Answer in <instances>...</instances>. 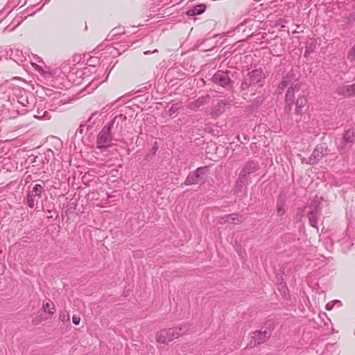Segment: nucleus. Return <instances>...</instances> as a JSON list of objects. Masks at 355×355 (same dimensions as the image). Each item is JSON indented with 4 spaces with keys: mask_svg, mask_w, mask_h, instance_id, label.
Here are the masks:
<instances>
[{
    "mask_svg": "<svg viewBox=\"0 0 355 355\" xmlns=\"http://www.w3.org/2000/svg\"><path fill=\"white\" fill-rule=\"evenodd\" d=\"M264 79L265 77L262 70H252L243 78L240 88L241 90L245 91L249 89L250 87H262L264 84Z\"/></svg>",
    "mask_w": 355,
    "mask_h": 355,
    "instance_id": "nucleus-1",
    "label": "nucleus"
},
{
    "mask_svg": "<svg viewBox=\"0 0 355 355\" xmlns=\"http://www.w3.org/2000/svg\"><path fill=\"white\" fill-rule=\"evenodd\" d=\"M187 331L185 325H180L174 328H169L168 329H162L157 332L156 335L157 341L159 343H167L173 340L184 334Z\"/></svg>",
    "mask_w": 355,
    "mask_h": 355,
    "instance_id": "nucleus-2",
    "label": "nucleus"
},
{
    "mask_svg": "<svg viewBox=\"0 0 355 355\" xmlns=\"http://www.w3.org/2000/svg\"><path fill=\"white\" fill-rule=\"evenodd\" d=\"M121 118V116H116L110 122L103 126L114 139V141H121L123 137V125L120 122Z\"/></svg>",
    "mask_w": 355,
    "mask_h": 355,
    "instance_id": "nucleus-3",
    "label": "nucleus"
},
{
    "mask_svg": "<svg viewBox=\"0 0 355 355\" xmlns=\"http://www.w3.org/2000/svg\"><path fill=\"white\" fill-rule=\"evenodd\" d=\"M230 71L228 70H218L212 76L211 81L216 85L225 89L232 87V81L230 76Z\"/></svg>",
    "mask_w": 355,
    "mask_h": 355,
    "instance_id": "nucleus-4",
    "label": "nucleus"
},
{
    "mask_svg": "<svg viewBox=\"0 0 355 355\" xmlns=\"http://www.w3.org/2000/svg\"><path fill=\"white\" fill-rule=\"evenodd\" d=\"M17 92V101L24 107L21 111L23 114L33 110V108L35 107L33 103L34 96L24 89H18Z\"/></svg>",
    "mask_w": 355,
    "mask_h": 355,
    "instance_id": "nucleus-5",
    "label": "nucleus"
},
{
    "mask_svg": "<svg viewBox=\"0 0 355 355\" xmlns=\"http://www.w3.org/2000/svg\"><path fill=\"white\" fill-rule=\"evenodd\" d=\"M209 167L208 166L197 168L194 171L191 172L187 175L185 181V185L196 184L204 179V175L208 173Z\"/></svg>",
    "mask_w": 355,
    "mask_h": 355,
    "instance_id": "nucleus-6",
    "label": "nucleus"
},
{
    "mask_svg": "<svg viewBox=\"0 0 355 355\" xmlns=\"http://www.w3.org/2000/svg\"><path fill=\"white\" fill-rule=\"evenodd\" d=\"M112 141H114V139L105 128H103L96 137V148L103 153L110 146Z\"/></svg>",
    "mask_w": 355,
    "mask_h": 355,
    "instance_id": "nucleus-7",
    "label": "nucleus"
},
{
    "mask_svg": "<svg viewBox=\"0 0 355 355\" xmlns=\"http://www.w3.org/2000/svg\"><path fill=\"white\" fill-rule=\"evenodd\" d=\"M300 90V85L299 83H292L291 87L288 89L286 97H285V102H286V110L288 112H290L292 109V106L294 104L295 101V92H298Z\"/></svg>",
    "mask_w": 355,
    "mask_h": 355,
    "instance_id": "nucleus-8",
    "label": "nucleus"
},
{
    "mask_svg": "<svg viewBox=\"0 0 355 355\" xmlns=\"http://www.w3.org/2000/svg\"><path fill=\"white\" fill-rule=\"evenodd\" d=\"M252 334V338L254 340V346H255L266 343L271 336L272 331L270 329H266L263 331H254Z\"/></svg>",
    "mask_w": 355,
    "mask_h": 355,
    "instance_id": "nucleus-9",
    "label": "nucleus"
},
{
    "mask_svg": "<svg viewBox=\"0 0 355 355\" xmlns=\"http://www.w3.org/2000/svg\"><path fill=\"white\" fill-rule=\"evenodd\" d=\"M327 148L323 145H317L311 155L309 162H307L310 165H314L317 164L320 159L327 155Z\"/></svg>",
    "mask_w": 355,
    "mask_h": 355,
    "instance_id": "nucleus-10",
    "label": "nucleus"
},
{
    "mask_svg": "<svg viewBox=\"0 0 355 355\" xmlns=\"http://www.w3.org/2000/svg\"><path fill=\"white\" fill-rule=\"evenodd\" d=\"M232 102V100L223 99L219 101L216 105H215L211 112V114L213 117H217L220 116L225 111L226 106L230 105Z\"/></svg>",
    "mask_w": 355,
    "mask_h": 355,
    "instance_id": "nucleus-11",
    "label": "nucleus"
},
{
    "mask_svg": "<svg viewBox=\"0 0 355 355\" xmlns=\"http://www.w3.org/2000/svg\"><path fill=\"white\" fill-rule=\"evenodd\" d=\"M259 168V163L256 161H248L241 168L240 173L244 174L246 177L256 172Z\"/></svg>",
    "mask_w": 355,
    "mask_h": 355,
    "instance_id": "nucleus-12",
    "label": "nucleus"
},
{
    "mask_svg": "<svg viewBox=\"0 0 355 355\" xmlns=\"http://www.w3.org/2000/svg\"><path fill=\"white\" fill-rule=\"evenodd\" d=\"M336 92L346 97L355 96V83L352 85H341L337 87Z\"/></svg>",
    "mask_w": 355,
    "mask_h": 355,
    "instance_id": "nucleus-13",
    "label": "nucleus"
},
{
    "mask_svg": "<svg viewBox=\"0 0 355 355\" xmlns=\"http://www.w3.org/2000/svg\"><path fill=\"white\" fill-rule=\"evenodd\" d=\"M248 178L246 177L244 174H241L239 173L238 178L236 180L234 188V193L239 194L242 192L243 188L245 184L247 183Z\"/></svg>",
    "mask_w": 355,
    "mask_h": 355,
    "instance_id": "nucleus-14",
    "label": "nucleus"
},
{
    "mask_svg": "<svg viewBox=\"0 0 355 355\" xmlns=\"http://www.w3.org/2000/svg\"><path fill=\"white\" fill-rule=\"evenodd\" d=\"M305 208L309 209V211H313L318 214H322L321 202L318 196H315L311 203Z\"/></svg>",
    "mask_w": 355,
    "mask_h": 355,
    "instance_id": "nucleus-15",
    "label": "nucleus"
},
{
    "mask_svg": "<svg viewBox=\"0 0 355 355\" xmlns=\"http://www.w3.org/2000/svg\"><path fill=\"white\" fill-rule=\"evenodd\" d=\"M206 8H207V6L205 4L200 3V4L196 5L195 6L191 8L190 9H189L186 12V14L188 16H196V15H201L203 12H205Z\"/></svg>",
    "mask_w": 355,
    "mask_h": 355,
    "instance_id": "nucleus-16",
    "label": "nucleus"
},
{
    "mask_svg": "<svg viewBox=\"0 0 355 355\" xmlns=\"http://www.w3.org/2000/svg\"><path fill=\"white\" fill-rule=\"evenodd\" d=\"M354 131L353 129H348L344 132L343 136V144H353L354 141Z\"/></svg>",
    "mask_w": 355,
    "mask_h": 355,
    "instance_id": "nucleus-17",
    "label": "nucleus"
},
{
    "mask_svg": "<svg viewBox=\"0 0 355 355\" xmlns=\"http://www.w3.org/2000/svg\"><path fill=\"white\" fill-rule=\"evenodd\" d=\"M125 34V31L123 28L116 27L114 28L107 35V40H113L115 38H117L118 36H121Z\"/></svg>",
    "mask_w": 355,
    "mask_h": 355,
    "instance_id": "nucleus-18",
    "label": "nucleus"
},
{
    "mask_svg": "<svg viewBox=\"0 0 355 355\" xmlns=\"http://www.w3.org/2000/svg\"><path fill=\"white\" fill-rule=\"evenodd\" d=\"M307 103V99L304 96L299 97L295 103L296 108L295 113L297 114H302V109Z\"/></svg>",
    "mask_w": 355,
    "mask_h": 355,
    "instance_id": "nucleus-19",
    "label": "nucleus"
},
{
    "mask_svg": "<svg viewBox=\"0 0 355 355\" xmlns=\"http://www.w3.org/2000/svg\"><path fill=\"white\" fill-rule=\"evenodd\" d=\"M307 216L309 218V224L313 227H317L318 220L321 214L308 211Z\"/></svg>",
    "mask_w": 355,
    "mask_h": 355,
    "instance_id": "nucleus-20",
    "label": "nucleus"
},
{
    "mask_svg": "<svg viewBox=\"0 0 355 355\" xmlns=\"http://www.w3.org/2000/svg\"><path fill=\"white\" fill-rule=\"evenodd\" d=\"M34 116L39 119H49L51 118L49 112L39 106H37V113L34 114Z\"/></svg>",
    "mask_w": 355,
    "mask_h": 355,
    "instance_id": "nucleus-21",
    "label": "nucleus"
},
{
    "mask_svg": "<svg viewBox=\"0 0 355 355\" xmlns=\"http://www.w3.org/2000/svg\"><path fill=\"white\" fill-rule=\"evenodd\" d=\"M210 101L209 95L202 96L195 101L193 103L196 107H200V106L207 104Z\"/></svg>",
    "mask_w": 355,
    "mask_h": 355,
    "instance_id": "nucleus-22",
    "label": "nucleus"
},
{
    "mask_svg": "<svg viewBox=\"0 0 355 355\" xmlns=\"http://www.w3.org/2000/svg\"><path fill=\"white\" fill-rule=\"evenodd\" d=\"M45 190L42 185L40 184H36L32 190V192L31 193H33V195L35 197H37L38 198H41L42 194L44 193Z\"/></svg>",
    "mask_w": 355,
    "mask_h": 355,
    "instance_id": "nucleus-23",
    "label": "nucleus"
},
{
    "mask_svg": "<svg viewBox=\"0 0 355 355\" xmlns=\"http://www.w3.org/2000/svg\"><path fill=\"white\" fill-rule=\"evenodd\" d=\"M243 221V217L242 215L238 214H229V223L234 224L241 223Z\"/></svg>",
    "mask_w": 355,
    "mask_h": 355,
    "instance_id": "nucleus-24",
    "label": "nucleus"
},
{
    "mask_svg": "<svg viewBox=\"0 0 355 355\" xmlns=\"http://www.w3.org/2000/svg\"><path fill=\"white\" fill-rule=\"evenodd\" d=\"M43 310L44 312H47L52 315L55 311V305L51 302H46L43 304Z\"/></svg>",
    "mask_w": 355,
    "mask_h": 355,
    "instance_id": "nucleus-25",
    "label": "nucleus"
},
{
    "mask_svg": "<svg viewBox=\"0 0 355 355\" xmlns=\"http://www.w3.org/2000/svg\"><path fill=\"white\" fill-rule=\"evenodd\" d=\"M37 200H35V196L33 195V193H31L30 192L26 196V204L28 207L33 208L35 205V202H37Z\"/></svg>",
    "mask_w": 355,
    "mask_h": 355,
    "instance_id": "nucleus-26",
    "label": "nucleus"
},
{
    "mask_svg": "<svg viewBox=\"0 0 355 355\" xmlns=\"http://www.w3.org/2000/svg\"><path fill=\"white\" fill-rule=\"evenodd\" d=\"M277 290L280 292L283 297H286L288 293V290L286 284L283 282H281L277 285Z\"/></svg>",
    "mask_w": 355,
    "mask_h": 355,
    "instance_id": "nucleus-27",
    "label": "nucleus"
},
{
    "mask_svg": "<svg viewBox=\"0 0 355 355\" xmlns=\"http://www.w3.org/2000/svg\"><path fill=\"white\" fill-rule=\"evenodd\" d=\"M277 212L278 215L282 216L285 214L284 203L283 201L278 200L277 205Z\"/></svg>",
    "mask_w": 355,
    "mask_h": 355,
    "instance_id": "nucleus-28",
    "label": "nucleus"
},
{
    "mask_svg": "<svg viewBox=\"0 0 355 355\" xmlns=\"http://www.w3.org/2000/svg\"><path fill=\"white\" fill-rule=\"evenodd\" d=\"M98 114L97 112H95L92 114V115L89 116V118L87 120V130H91L94 125H95V121H92L94 116H96Z\"/></svg>",
    "mask_w": 355,
    "mask_h": 355,
    "instance_id": "nucleus-29",
    "label": "nucleus"
},
{
    "mask_svg": "<svg viewBox=\"0 0 355 355\" xmlns=\"http://www.w3.org/2000/svg\"><path fill=\"white\" fill-rule=\"evenodd\" d=\"M252 20L250 19H244L241 23H240L238 26L236 27V29L238 31H245L244 29H243V27L244 26H250Z\"/></svg>",
    "mask_w": 355,
    "mask_h": 355,
    "instance_id": "nucleus-30",
    "label": "nucleus"
},
{
    "mask_svg": "<svg viewBox=\"0 0 355 355\" xmlns=\"http://www.w3.org/2000/svg\"><path fill=\"white\" fill-rule=\"evenodd\" d=\"M291 80L288 75L286 76H284L280 83V85H279L280 89H284L285 87H286L288 85V84L291 83Z\"/></svg>",
    "mask_w": 355,
    "mask_h": 355,
    "instance_id": "nucleus-31",
    "label": "nucleus"
},
{
    "mask_svg": "<svg viewBox=\"0 0 355 355\" xmlns=\"http://www.w3.org/2000/svg\"><path fill=\"white\" fill-rule=\"evenodd\" d=\"M180 106L178 103H174L168 110V115L170 116H173L179 109Z\"/></svg>",
    "mask_w": 355,
    "mask_h": 355,
    "instance_id": "nucleus-32",
    "label": "nucleus"
},
{
    "mask_svg": "<svg viewBox=\"0 0 355 355\" xmlns=\"http://www.w3.org/2000/svg\"><path fill=\"white\" fill-rule=\"evenodd\" d=\"M347 59L354 61L355 60V44L353 46V47L350 49L347 54Z\"/></svg>",
    "mask_w": 355,
    "mask_h": 355,
    "instance_id": "nucleus-33",
    "label": "nucleus"
},
{
    "mask_svg": "<svg viewBox=\"0 0 355 355\" xmlns=\"http://www.w3.org/2000/svg\"><path fill=\"white\" fill-rule=\"evenodd\" d=\"M217 223L218 224H225L229 223V214L218 218Z\"/></svg>",
    "mask_w": 355,
    "mask_h": 355,
    "instance_id": "nucleus-34",
    "label": "nucleus"
},
{
    "mask_svg": "<svg viewBox=\"0 0 355 355\" xmlns=\"http://www.w3.org/2000/svg\"><path fill=\"white\" fill-rule=\"evenodd\" d=\"M34 13H35V12H33L31 14H26V12H23L21 13V15L17 17V18H19L20 19V21H21L24 19H25L28 15H31Z\"/></svg>",
    "mask_w": 355,
    "mask_h": 355,
    "instance_id": "nucleus-35",
    "label": "nucleus"
},
{
    "mask_svg": "<svg viewBox=\"0 0 355 355\" xmlns=\"http://www.w3.org/2000/svg\"><path fill=\"white\" fill-rule=\"evenodd\" d=\"M80 318L78 315H73L72 318V322L74 324L78 325L80 324Z\"/></svg>",
    "mask_w": 355,
    "mask_h": 355,
    "instance_id": "nucleus-36",
    "label": "nucleus"
},
{
    "mask_svg": "<svg viewBox=\"0 0 355 355\" xmlns=\"http://www.w3.org/2000/svg\"><path fill=\"white\" fill-rule=\"evenodd\" d=\"M60 319L62 321H64L65 320H67L68 321V320H69V315L68 314L65 315L64 313L60 314Z\"/></svg>",
    "mask_w": 355,
    "mask_h": 355,
    "instance_id": "nucleus-37",
    "label": "nucleus"
},
{
    "mask_svg": "<svg viewBox=\"0 0 355 355\" xmlns=\"http://www.w3.org/2000/svg\"><path fill=\"white\" fill-rule=\"evenodd\" d=\"M35 69L40 73H46V72L42 69V67L37 65V64H35ZM46 73H49L48 72H46Z\"/></svg>",
    "mask_w": 355,
    "mask_h": 355,
    "instance_id": "nucleus-38",
    "label": "nucleus"
},
{
    "mask_svg": "<svg viewBox=\"0 0 355 355\" xmlns=\"http://www.w3.org/2000/svg\"><path fill=\"white\" fill-rule=\"evenodd\" d=\"M87 128V125L86 124H82L80 125L79 128H78V132L80 133V134H83L85 131V128Z\"/></svg>",
    "mask_w": 355,
    "mask_h": 355,
    "instance_id": "nucleus-39",
    "label": "nucleus"
},
{
    "mask_svg": "<svg viewBox=\"0 0 355 355\" xmlns=\"http://www.w3.org/2000/svg\"><path fill=\"white\" fill-rule=\"evenodd\" d=\"M256 102H257V105L256 106L258 107L259 105H261L263 102V98H261V97H258L257 99H256Z\"/></svg>",
    "mask_w": 355,
    "mask_h": 355,
    "instance_id": "nucleus-40",
    "label": "nucleus"
},
{
    "mask_svg": "<svg viewBox=\"0 0 355 355\" xmlns=\"http://www.w3.org/2000/svg\"><path fill=\"white\" fill-rule=\"evenodd\" d=\"M333 306H334V304H333L328 303V304L326 305V309H327V310H331V309H333Z\"/></svg>",
    "mask_w": 355,
    "mask_h": 355,
    "instance_id": "nucleus-41",
    "label": "nucleus"
},
{
    "mask_svg": "<svg viewBox=\"0 0 355 355\" xmlns=\"http://www.w3.org/2000/svg\"><path fill=\"white\" fill-rule=\"evenodd\" d=\"M129 95H125V96H121L116 101H122V102H124L125 101L123 100L124 98H125L127 96H128Z\"/></svg>",
    "mask_w": 355,
    "mask_h": 355,
    "instance_id": "nucleus-42",
    "label": "nucleus"
},
{
    "mask_svg": "<svg viewBox=\"0 0 355 355\" xmlns=\"http://www.w3.org/2000/svg\"><path fill=\"white\" fill-rule=\"evenodd\" d=\"M157 146H154L153 148H152V152L153 154L156 153V152L157 151Z\"/></svg>",
    "mask_w": 355,
    "mask_h": 355,
    "instance_id": "nucleus-43",
    "label": "nucleus"
},
{
    "mask_svg": "<svg viewBox=\"0 0 355 355\" xmlns=\"http://www.w3.org/2000/svg\"><path fill=\"white\" fill-rule=\"evenodd\" d=\"M157 50H155V51H153V52H151V51H145V52H144V54H145V55H148V54H150L151 53H155V52H157Z\"/></svg>",
    "mask_w": 355,
    "mask_h": 355,
    "instance_id": "nucleus-44",
    "label": "nucleus"
},
{
    "mask_svg": "<svg viewBox=\"0 0 355 355\" xmlns=\"http://www.w3.org/2000/svg\"><path fill=\"white\" fill-rule=\"evenodd\" d=\"M334 304H338V306H340V305H341V302H340V301H339V300H335V301L334 302Z\"/></svg>",
    "mask_w": 355,
    "mask_h": 355,
    "instance_id": "nucleus-45",
    "label": "nucleus"
},
{
    "mask_svg": "<svg viewBox=\"0 0 355 355\" xmlns=\"http://www.w3.org/2000/svg\"><path fill=\"white\" fill-rule=\"evenodd\" d=\"M333 345H334V344H330V343L327 344V349H329V347H333Z\"/></svg>",
    "mask_w": 355,
    "mask_h": 355,
    "instance_id": "nucleus-46",
    "label": "nucleus"
},
{
    "mask_svg": "<svg viewBox=\"0 0 355 355\" xmlns=\"http://www.w3.org/2000/svg\"><path fill=\"white\" fill-rule=\"evenodd\" d=\"M16 55L19 57V55H18V53H20L21 54V51H19V50H16Z\"/></svg>",
    "mask_w": 355,
    "mask_h": 355,
    "instance_id": "nucleus-47",
    "label": "nucleus"
},
{
    "mask_svg": "<svg viewBox=\"0 0 355 355\" xmlns=\"http://www.w3.org/2000/svg\"><path fill=\"white\" fill-rule=\"evenodd\" d=\"M351 18H353V19H355V16H354V15H351L349 20H350Z\"/></svg>",
    "mask_w": 355,
    "mask_h": 355,
    "instance_id": "nucleus-48",
    "label": "nucleus"
},
{
    "mask_svg": "<svg viewBox=\"0 0 355 355\" xmlns=\"http://www.w3.org/2000/svg\"><path fill=\"white\" fill-rule=\"evenodd\" d=\"M338 148L339 150H340L341 149H344L345 147L344 146L341 147V146H338Z\"/></svg>",
    "mask_w": 355,
    "mask_h": 355,
    "instance_id": "nucleus-49",
    "label": "nucleus"
},
{
    "mask_svg": "<svg viewBox=\"0 0 355 355\" xmlns=\"http://www.w3.org/2000/svg\"><path fill=\"white\" fill-rule=\"evenodd\" d=\"M304 162H305V159L304 158L303 159H302V162L303 163Z\"/></svg>",
    "mask_w": 355,
    "mask_h": 355,
    "instance_id": "nucleus-50",
    "label": "nucleus"
},
{
    "mask_svg": "<svg viewBox=\"0 0 355 355\" xmlns=\"http://www.w3.org/2000/svg\"><path fill=\"white\" fill-rule=\"evenodd\" d=\"M48 212H49V215H51V211L50 210H49Z\"/></svg>",
    "mask_w": 355,
    "mask_h": 355,
    "instance_id": "nucleus-51",
    "label": "nucleus"
},
{
    "mask_svg": "<svg viewBox=\"0 0 355 355\" xmlns=\"http://www.w3.org/2000/svg\"><path fill=\"white\" fill-rule=\"evenodd\" d=\"M48 212H49V215H51V211L50 210H49Z\"/></svg>",
    "mask_w": 355,
    "mask_h": 355,
    "instance_id": "nucleus-52",
    "label": "nucleus"
},
{
    "mask_svg": "<svg viewBox=\"0 0 355 355\" xmlns=\"http://www.w3.org/2000/svg\"><path fill=\"white\" fill-rule=\"evenodd\" d=\"M53 216H48V218H52Z\"/></svg>",
    "mask_w": 355,
    "mask_h": 355,
    "instance_id": "nucleus-53",
    "label": "nucleus"
}]
</instances>
